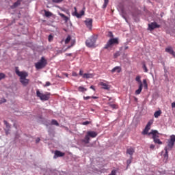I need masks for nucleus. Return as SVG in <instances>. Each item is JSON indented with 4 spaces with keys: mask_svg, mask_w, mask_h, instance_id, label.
<instances>
[{
    "mask_svg": "<svg viewBox=\"0 0 175 175\" xmlns=\"http://www.w3.org/2000/svg\"><path fill=\"white\" fill-rule=\"evenodd\" d=\"M92 18H87L84 21L87 28H88V29H90V31L92 29Z\"/></svg>",
    "mask_w": 175,
    "mask_h": 175,
    "instance_id": "9",
    "label": "nucleus"
},
{
    "mask_svg": "<svg viewBox=\"0 0 175 175\" xmlns=\"http://www.w3.org/2000/svg\"><path fill=\"white\" fill-rule=\"evenodd\" d=\"M90 89L93 90L94 91H95V88L94 87V85H91L90 86Z\"/></svg>",
    "mask_w": 175,
    "mask_h": 175,
    "instance_id": "53",
    "label": "nucleus"
},
{
    "mask_svg": "<svg viewBox=\"0 0 175 175\" xmlns=\"http://www.w3.org/2000/svg\"><path fill=\"white\" fill-rule=\"evenodd\" d=\"M78 91L79 92H85V91H87V88H84V87H82V86H79L78 88Z\"/></svg>",
    "mask_w": 175,
    "mask_h": 175,
    "instance_id": "28",
    "label": "nucleus"
},
{
    "mask_svg": "<svg viewBox=\"0 0 175 175\" xmlns=\"http://www.w3.org/2000/svg\"><path fill=\"white\" fill-rule=\"evenodd\" d=\"M142 90H143V85H139V88L135 91V94L140 95Z\"/></svg>",
    "mask_w": 175,
    "mask_h": 175,
    "instance_id": "19",
    "label": "nucleus"
},
{
    "mask_svg": "<svg viewBox=\"0 0 175 175\" xmlns=\"http://www.w3.org/2000/svg\"><path fill=\"white\" fill-rule=\"evenodd\" d=\"M170 140L172 141L173 144H174L175 142V135H172L170 136Z\"/></svg>",
    "mask_w": 175,
    "mask_h": 175,
    "instance_id": "37",
    "label": "nucleus"
},
{
    "mask_svg": "<svg viewBox=\"0 0 175 175\" xmlns=\"http://www.w3.org/2000/svg\"><path fill=\"white\" fill-rule=\"evenodd\" d=\"M129 47L128 46H124V50H128Z\"/></svg>",
    "mask_w": 175,
    "mask_h": 175,
    "instance_id": "54",
    "label": "nucleus"
},
{
    "mask_svg": "<svg viewBox=\"0 0 175 175\" xmlns=\"http://www.w3.org/2000/svg\"><path fill=\"white\" fill-rule=\"evenodd\" d=\"M95 43H96V36H92L85 41L87 47H94Z\"/></svg>",
    "mask_w": 175,
    "mask_h": 175,
    "instance_id": "6",
    "label": "nucleus"
},
{
    "mask_svg": "<svg viewBox=\"0 0 175 175\" xmlns=\"http://www.w3.org/2000/svg\"><path fill=\"white\" fill-rule=\"evenodd\" d=\"M165 51L166 53H169V54H171V55H173V57H175V52L172 46L167 47L165 49Z\"/></svg>",
    "mask_w": 175,
    "mask_h": 175,
    "instance_id": "14",
    "label": "nucleus"
},
{
    "mask_svg": "<svg viewBox=\"0 0 175 175\" xmlns=\"http://www.w3.org/2000/svg\"><path fill=\"white\" fill-rule=\"evenodd\" d=\"M120 52H116L114 53L113 57L114 58H118V57H120Z\"/></svg>",
    "mask_w": 175,
    "mask_h": 175,
    "instance_id": "40",
    "label": "nucleus"
},
{
    "mask_svg": "<svg viewBox=\"0 0 175 175\" xmlns=\"http://www.w3.org/2000/svg\"><path fill=\"white\" fill-rule=\"evenodd\" d=\"M6 135H8V131H5Z\"/></svg>",
    "mask_w": 175,
    "mask_h": 175,
    "instance_id": "59",
    "label": "nucleus"
},
{
    "mask_svg": "<svg viewBox=\"0 0 175 175\" xmlns=\"http://www.w3.org/2000/svg\"><path fill=\"white\" fill-rule=\"evenodd\" d=\"M66 57H72V53H66Z\"/></svg>",
    "mask_w": 175,
    "mask_h": 175,
    "instance_id": "51",
    "label": "nucleus"
},
{
    "mask_svg": "<svg viewBox=\"0 0 175 175\" xmlns=\"http://www.w3.org/2000/svg\"><path fill=\"white\" fill-rule=\"evenodd\" d=\"M135 100H137V98H135Z\"/></svg>",
    "mask_w": 175,
    "mask_h": 175,
    "instance_id": "60",
    "label": "nucleus"
},
{
    "mask_svg": "<svg viewBox=\"0 0 175 175\" xmlns=\"http://www.w3.org/2000/svg\"><path fill=\"white\" fill-rule=\"evenodd\" d=\"M150 148H151V150H154V148H155V145L151 144V145L150 146Z\"/></svg>",
    "mask_w": 175,
    "mask_h": 175,
    "instance_id": "50",
    "label": "nucleus"
},
{
    "mask_svg": "<svg viewBox=\"0 0 175 175\" xmlns=\"http://www.w3.org/2000/svg\"><path fill=\"white\" fill-rule=\"evenodd\" d=\"M36 95L38 98H39L40 100H42V101L49 100V99H50V93L49 92L44 94L43 93H41L40 91H39V90H37Z\"/></svg>",
    "mask_w": 175,
    "mask_h": 175,
    "instance_id": "4",
    "label": "nucleus"
},
{
    "mask_svg": "<svg viewBox=\"0 0 175 175\" xmlns=\"http://www.w3.org/2000/svg\"><path fill=\"white\" fill-rule=\"evenodd\" d=\"M117 173V171H116V170H113L111 171V174H109V175H116Z\"/></svg>",
    "mask_w": 175,
    "mask_h": 175,
    "instance_id": "42",
    "label": "nucleus"
},
{
    "mask_svg": "<svg viewBox=\"0 0 175 175\" xmlns=\"http://www.w3.org/2000/svg\"><path fill=\"white\" fill-rule=\"evenodd\" d=\"M44 13H45V17H51V16H53V13L49 11L44 10Z\"/></svg>",
    "mask_w": 175,
    "mask_h": 175,
    "instance_id": "29",
    "label": "nucleus"
},
{
    "mask_svg": "<svg viewBox=\"0 0 175 175\" xmlns=\"http://www.w3.org/2000/svg\"><path fill=\"white\" fill-rule=\"evenodd\" d=\"M111 73H121V68L120 66H116L111 70Z\"/></svg>",
    "mask_w": 175,
    "mask_h": 175,
    "instance_id": "17",
    "label": "nucleus"
},
{
    "mask_svg": "<svg viewBox=\"0 0 175 175\" xmlns=\"http://www.w3.org/2000/svg\"><path fill=\"white\" fill-rule=\"evenodd\" d=\"M51 125H55L56 126H59V123L55 120H52Z\"/></svg>",
    "mask_w": 175,
    "mask_h": 175,
    "instance_id": "31",
    "label": "nucleus"
},
{
    "mask_svg": "<svg viewBox=\"0 0 175 175\" xmlns=\"http://www.w3.org/2000/svg\"><path fill=\"white\" fill-rule=\"evenodd\" d=\"M6 77V75H5L3 72H0V81L2 80L3 79H5Z\"/></svg>",
    "mask_w": 175,
    "mask_h": 175,
    "instance_id": "36",
    "label": "nucleus"
},
{
    "mask_svg": "<svg viewBox=\"0 0 175 175\" xmlns=\"http://www.w3.org/2000/svg\"><path fill=\"white\" fill-rule=\"evenodd\" d=\"M73 44L70 46H68L64 51H59L60 53H65V51H66L67 50H69V49H70V47H72Z\"/></svg>",
    "mask_w": 175,
    "mask_h": 175,
    "instance_id": "38",
    "label": "nucleus"
},
{
    "mask_svg": "<svg viewBox=\"0 0 175 175\" xmlns=\"http://www.w3.org/2000/svg\"><path fill=\"white\" fill-rule=\"evenodd\" d=\"M4 124L5 125V128L6 129H8V131H10V124H9V122H8V121L6 120H3Z\"/></svg>",
    "mask_w": 175,
    "mask_h": 175,
    "instance_id": "27",
    "label": "nucleus"
},
{
    "mask_svg": "<svg viewBox=\"0 0 175 175\" xmlns=\"http://www.w3.org/2000/svg\"><path fill=\"white\" fill-rule=\"evenodd\" d=\"M79 76H82V77L84 76V72L82 70H80L79 71Z\"/></svg>",
    "mask_w": 175,
    "mask_h": 175,
    "instance_id": "44",
    "label": "nucleus"
},
{
    "mask_svg": "<svg viewBox=\"0 0 175 175\" xmlns=\"http://www.w3.org/2000/svg\"><path fill=\"white\" fill-rule=\"evenodd\" d=\"M108 4H109V0H104V4L103 5V9H106V8H107Z\"/></svg>",
    "mask_w": 175,
    "mask_h": 175,
    "instance_id": "33",
    "label": "nucleus"
},
{
    "mask_svg": "<svg viewBox=\"0 0 175 175\" xmlns=\"http://www.w3.org/2000/svg\"><path fill=\"white\" fill-rule=\"evenodd\" d=\"M90 124H91V122H90V121H85V122H82V125H88Z\"/></svg>",
    "mask_w": 175,
    "mask_h": 175,
    "instance_id": "41",
    "label": "nucleus"
},
{
    "mask_svg": "<svg viewBox=\"0 0 175 175\" xmlns=\"http://www.w3.org/2000/svg\"><path fill=\"white\" fill-rule=\"evenodd\" d=\"M70 40H72V37L70 36H68L66 39L65 40V44H68L69 42H70Z\"/></svg>",
    "mask_w": 175,
    "mask_h": 175,
    "instance_id": "30",
    "label": "nucleus"
},
{
    "mask_svg": "<svg viewBox=\"0 0 175 175\" xmlns=\"http://www.w3.org/2000/svg\"><path fill=\"white\" fill-rule=\"evenodd\" d=\"M84 100H88V99H91V96H83Z\"/></svg>",
    "mask_w": 175,
    "mask_h": 175,
    "instance_id": "48",
    "label": "nucleus"
},
{
    "mask_svg": "<svg viewBox=\"0 0 175 175\" xmlns=\"http://www.w3.org/2000/svg\"><path fill=\"white\" fill-rule=\"evenodd\" d=\"M75 9V14L76 16V17H77L78 18H80L82 16H84V11H81L80 14L77 13V8H74Z\"/></svg>",
    "mask_w": 175,
    "mask_h": 175,
    "instance_id": "15",
    "label": "nucleus"
},
{
    "mask_svg": "<svg viewBox=\"0 0 175 175\" xmlns=\"http://www.w3.org/2000/svg\"><path fill=\"white\" fill-rule=\"evenodd\" d=\"M50 85H51V83H50V81H46L44 85V87H50Z\"/></svg>",
    "mask_w": 175,
    "mask_h": 175,
    "instance_id": "39",
    "label": "nucleus"
},
{
    "mask_svg": "<svg viewBox=\"0 0 175 175\" xmlns=\"http://www.w3.org/2000/svg\"><path fill=\"white\" fill-rule=\"evenodd\" d=\"M108 36H109V38H114V35H113V33L111 31L109 32Z\"/></svg>",
    "mask_w": 175,
    "mask_h": 175,
    "instance_id": "46",
    "label": "nucleus"
},
{
    "mask_svg": "<svg viewBox=\"0 0 175 175\" xmlns=\"http://www.w3.org/2000/svg\"><path fill=\"white\" fill-rule=\"evenodd\" d=\"M144 88L148 90V84L147 83V79H143Z\"/></svg>",
    "mask_w": 175,
    "mask_h": 175,
    "instance_id": "26",
    "label": "nucleus"
},
{
    "mask_svg": "<svg viewBox=\"0 0 175 175\" xmlns=\"http://www.w3.org/2000/svg\"><path fill=\"white\" fill-rule=\"evenodd\" d=\"M161 114H162V111L159 110L154 112V116L155 118H158V117L161 116Z\"/></svg>",
    "mask_w": 175,
    "mask_h": 175,
    "instance_id": "23",
    "label": "nucleus"
},
{
    "mask_svg": "<svg viewBox=\"0 0 175 175\" xmlns=\"http://www.w3.org/2000/svg\"><path fill=\"white\" fill-rule=\"evenodd\" d=\"M132 159H133V157H130V159L126 161L127 166H129V165H130L131 163H132Z\"/></svg>",
    "mask_w": 175,
    "mask_h": 175,
    "instance_id": "34",
    "label": "nucleus"
},
{
    "mask_svg": "<svg viewBox=\"0 0 175 175\" xmlns=\"http://www.w3.org/2000/svg\"><path fill=\"white\" fill-rule=\"evenodd\" d=\"M151 125H152V121H149L145 129H144V131H142V135H148L150 133H148V131H150L151 129Z\"/></svg>",
    "mask_w": 175,
    "mask_h": 175,
    "instance_id": "7",
    "label": "nucleus"
},
{
    "mask_svg": "<svg viewBox=\"0 0 175 175\" xmlns=\"http://www.w3.org/2000/svg\"><path fill=\"white\" fill-rule=\"evenodd\" d=\"M143 69L146 73L148 72V69L147 68V66H146V64H143Z\"/></svg>",
    "mask_w": 175,
    "mask_h": 175,
    "instance_id": "35",
    "label": "nucleus"
},
{
    "mask_svg": "<svg viewBox=\"0 0 175 175\" xmlns=\"http://www.w3.org/2000/svg\"><path fill=\"white\" fill-rule=\"evenodd\" d=\"M150 135H152L153 140L159 137V136H158V131L157 130H152L151 132L148 134V136H150Z\"/></svg>",
    "mask_w": 175,
    "mask_h": 175,
    "instance_id": "11",
    "label": "nucleus"
},
{
    "mask_svg": "<svg viewBox=\"0 0 175 175\" xmlns=\"http://www.w3.org/2000/svg\"><path fill=\"white\" fill-rule=\"evenodd\" d=\"M0 103H6V98H2L0 100Z\"/></svg>",
    "mask_w": 175,
    "mask_h": 175,
    "instance_id": "47",
    "label": "nucleus"
},
{
    "mask_svg": "<svg viewBox=\"0 0 175 175\" xmlns=\"http://www.w3.org/2000/svg\"><path fill=\"white\" fill-rule=\"evenodd\" d=\"M20 5H21V1L18 0L16 2H15L13 4V5H12V9H14V8H17V6H20Z\"/></svg>",
    "mask_w": 175,
    "mask_h": 175,
    "instance_id": "21",
    "label": "nucleus"
},
{
    "mask_svg": "<svg viewBox=\"0 0 175 175\" xmlns=\"http://www.w3.org/2000/svg\"><path fill=\"white\" fill-rule=\"evenodd\" d=\"M92 99H98V97H96V96H92L91 97Z\"/></svg>",
    "mask_w": 175,
    "mask_h": 175,
    "instance_id": "55",
    "label": "nucleus"
},
{
    "mask_svg": "<svg viewBox=\"0 0 175 175\" xmlns=\"http://www.w3.org/2000/svg\"><path fill=\"white\" fill-rule=\"evenodd\" d=\"M62 157H65V153L62 152L59 150L55 151V155L53 156L54 159H57V158H60Z\"/></svg>",
    "mask_w": 175,
    "mask_h": 175,
    "instance_id": "10",
    "label": "nucleus"
},
{
    "mask_svg": "<svg viewBox=\"0 0 175 175\" xmlns=\"http://www.w3.org/2000/svg\"><path fill=\"white\" fill-rule=\"evenodd\" d=\"M47 65V59L44 58V57H42L40 60L35 64L36 69L39 70V69H43V68H46Z\"/></svg>",
    "mask_w": 175,
    "mask_h": 175,
    "instance_id": "2",
    "label": "nucleus"
},
{
    "mask_svg": "<svg viewBox=\"0 0 175 175\" xmlns=\"http://www.w3.org/2000/svg\"><path fill=\"white\" fill-rule=\"evenodd\" d=\"M72 76H73L74 77H77L79 75L76 72H73L72 73Z\"/></svg>",
    "mask_w": 175,
    "mask_h": 175,
    "instance_id": "45",
    "label": "nucleus"
},
{
    "mask_svg": "<svg viewBox=\"0 0 175 175\" xmlns=\"http://www.w3.org/2000/svg\"><path fill=\"white\" fill-rule=\"evenodd\" d=\"M126 154H129V155H130V157H132V155H133V154H135V148H133L132 147L127 148Z\"/></svg>",
    "mask_w": 175,
    "mask_h": 175,
    "instance_id": "16",
    "label": "nucleus"
},
{
    "mask_svg": "<svg viewBox=\"0 0 175 175\" xmlns=\"http://www.w3.org/2000/svg\"><path fill=\"white\" fill-rule=\"evenodd\" d=\"M164 150L165 151V152L164 154V158H165V159H166V161H167V159L169 158V152H168L169 150H168L167 148H164Z\"/></svg>",
    "mask_w": 175,
    "mask_h": 175,
    "instance_id": "24",
    "label": "nucleus"
},
{
    "mask_svg": "<svg viewBox=\"0 0 175 175\" xmlns=\"http://www.w3.org/2000/svg\"><path fill=\"white\" fill-rule=\"evenodd\" d=\"M114 44H118V38H111L105 44L104 49L107 50V49H111Z\"/></svg>",
    "mask_w": 175,
    "mask_h": 175,
    "instance_id": "5",
    "label": "nucleus"
},
{
    "mask_svg": "<svg viewBox=\"0 0 175 175\" xmlns=\"http://www.w3.org/2000/svg\"><path fill=\"white\" fill-rule=\"evenodd\" d=\"M59 15L61 16L62 18H64L66 23H68V21H69V18L68 16H65V14L62 13H59Z\"/></svg>",
    "mask_w": 175,
    "mask_h": 175,
    "instance_id": "22",
    "label": "nucleus"
},
{
    "mask_svg": "<svg viewBox=\"0 0 175 175\" xmlns=\"http://www.w3.org/2000/svg\"><path fill=\"white\" fill-rule=\"evenodd\" d=\"M15 72L20 77V83H21L23 87H27L29 84V79H27L28 77V72L25 71H20L18 67L15 68Z\"/></svg>",
    "mask_w": 175,
    "mask_h": 175,
    "instance_id": "1",
    "label": "nucleus"
},
{
    "mask_svg": "<svg viewBox=\"0 0 175 175\" xmlns=\"http://www.w3.org/2000/svg\"><path fill=\"white\" fill-rule=\"evenodd\" d=\"M109 100H111V98H109Z\"/></svg>",
    "mask_w": 175,
    "mask_h": 175,
    "instance_id": "58",
    "label": "nucleus"
},
{
    "mask_svg": "<svg viewBox=\"0 0 175 175\" xmlns=\"http://www.w3.org/2000/svg\"><path fill=\"white\" fill-rule=\"evenodd\" d=\"M154 140V142L156 144H162V142L161 141V139H159V138H155Z\"/></svg>",
    "mask_w": 175,
    "mask_h": 175,
    "instance_id": "32",
    "label": "nucleus"
},
{
    "mask_svg": "<svg viewBox=\"0 0 175 175\" xmlns=\"http://www.w3.org/2000/svg\"><path fill=\"white\" fill-rule=\"evenodd\" d=\"M45 125H46V126H48V125H50V123L48 122V123L45 124Z\"/></svg>",
    "mask_w": 175,
    "mask_h": 175,
    "instance_id": "56",
    "label": "nucleus"
},
{
    "mask_svg": "<svg viewBox=\"0 0 175 175\" xmlns=\"http://www.w3.org/2000/svg\"><path fill=\"white\" fill-rule=\"evenodd\" d=\"M65 76H66V77H68V74H65Z\"/></svg>",
    "mask_w": 175,
    "mask_h": 175,
    "instance_id": "57",
    "label": "nucleus"
},
{
    "mask_svg": "<svg viewBox=\"0 0 175 175\" xmlns=\"http://www.w3.org/2000/svg\"><path fill=\"white\" fill-rule=\"evenodd\" d=\"M161 25H158L157 22H152L148 24V29L149 31H154L155 28H160Z\"/></svg>",
    "mask_w": 175,
    "mask_h": 175,
    "instance_id": "8",
    "label": "nucleus"
},
{
    "mask_svg": "<svg viewBox=\"0 0 175 175\" xmlns=\"http://www.w3.org/2000/svg\"><path fill=\"white\" fill-rule=\"evenodd\" d=\"M94 77V75L90 73H85L83 74V79H92Z\"/></svg>",
    "mask_w": 175,
    "mask_h": 175,
    "instance_id": "20",
    "label": "nucleus"
},
{
    "mask_svg": "<svg viewBox=\"0 0 175 175\" xmlns=\"http://www.w3.org/2000/svg\"><path fill=\"white\" fill-rule=\"evenodd\" d=\"M100 85H101L103 90H107V91H109L110 90V85L106 83L100 82Z\"/></svg>",
    "mask_w": 175,
    "mask_h": 175,
    "instance_id": "13",
    "label": "nucleus"
},
{
    "mask_svg": "<svg viewBox=\"0 0 175 175\" xmlns=\"http://www.w3.org/2000/svg\"><path fill=\"white\" fill-rule=\"evenodd\" d=\"M40 142V138H37L36 140V143H39Z\"/></svg>",
    "mask_w": 175,
    "mask_h": 175,
    "instance_id": "52",
    "label": "nucleus"
},
{
    "mask_svg": "<svg viewBox=\"0 0 175 175\" xmlns=\"http://www.w3.org/2000/svg\"><path fill=\"white\" fill-rule=\"evenodd\" d=\"M64 0H53V2H55V3H59L60 2H62Z\"/></svg>",
    "mask_w": 175,
    "mask_h": 175,
    "instance_id": "43",
    "label": "nucleus"
},
{
    "mask_svg": "<svg viewBox=\"0 0 175 175\" xmlns=\"http://www.w3.org/2000/svg\"><path fill=\"white\" fill-rule=\"evenodd\" d=\"M174 146V144L171 139H168L167 145L165 147V148H167L169 151H172V148Z\"/></svg>",
    "mask_w": 175,
    "mask_h": 175,
    "instance_id": "12",
    "label": "nucleus"
},
{
    "mask_svg": "<svg viewBox=\"0 0 175 175\" xmlns=\"http://www.w3.org/2000/svg\"><path fill=\"white\" fill-rule=\"evenodd\" d=\"M49 42H51V40H53V36L52 35L49 36Z\"/></svg>",
    "mask_w": 175,
    "mask_h": 175,
    "instance_id": "49",
    "label": "nucleus"
},
{
    "mask_svg": "<svg viewBox=\"0 0 175 175\" xmlns=\"http://www.w3.org/2000/svg\"><path fill=\"white\" fill-rule=\"evenodd\" d=\"M98 133L95 131H88L87 135L85 136V138L82 139L83 143L85 144H88L90 143V137H96Z\"/></svg>",
    "mask_w": 175,
    "mask_h": 175,
    "instance_id": "3",
    "label": "nucleus"
},
{
    "mask_svg": "<svg viewBox=\"0 0 175 175\" xmlns=\"http://www.w3.org/2000/svg\"><path fill=\"white\" fill-rule=\"evenodd\" d=\"M109 107H111V109H118V105L116 104H111L110 103H108Z\"/></svg>",
    "mask_w": 175,
    "mask_h": 175,
    "instance_id": "25",
    "label": "nucleus"
},
{
    "mask_svg": "<svg viewBox=\"0 0 175 175\" xmlns=\"http://www.w3.org/2000/svg\"><path fill=\"white\" fill-rule=\"evenodd\" d=\"M142 77H140V75H137L135 77V81H137V83H138L139 85H143V82H142Z\"/></svg>",
    "mask_w": 175,
    "mask_h": 175,
    "instance_id": "18",
    "label": "nucleus"
}]
</instances>
